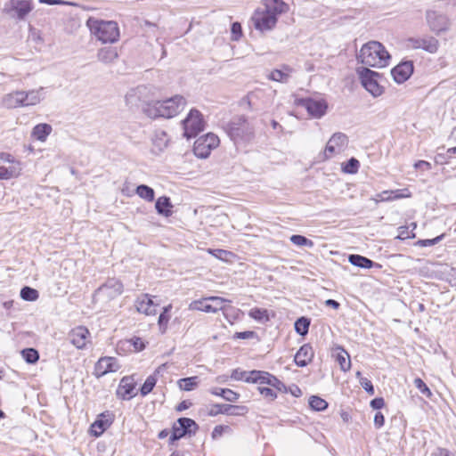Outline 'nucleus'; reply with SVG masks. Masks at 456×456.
I'll list each match as a JSON object with an SVG mask.
<instances>
[{
    "label": "nucleus",
    "instance_id": "obj_5",
    "mask_svg": "<svg viewBox=\"0 0 456 456\" xmlns=\"http://www.w3.org/2000/svg\"><path fill=\"white\" fill-rule=\"evenodd\" d=\"M348 145V137L346 134L338 132L333 134L328 140L323 151L318 156V161H325L336 155L342 153Z\"/></svg>",
    "mask_w": 456,
    "mask_h": 456
},
{
    "label": "nucleus",
    "instance_id": "obj_20",
    "mask_svg": "<svg viewBox=\"0 0 456 456\" xmlns=\"http://www.w3.org/2000/svg\"><path fill=\"white\" fill-rule=\"evenodd\" d=\"M170 137L163 130H156L151 137V151L155 154L163 152L169 145Z\"/></svg>",
    "mask_w": 456,
    "mask_h": 456
},
{
    "label": "nucleus",
    "instance_id": "obj_36",
    "mask_svg": "<svg viewBox=\"0 0 456 456\" xmlns=\"http://www.w3.org/2000/svg\"><path fill=\"white\" fill-rule=\"evenodd\" d=\"M136 90L137 95L142 102H145V105L150 102L149 101L155 94V88L152 86L149 85H141L134 87Z\"/></svg>",
    "mask_w": 456,
    "mask_h": 456
},
{
    "label": "nucleus",
    "instance_id": "obj_23",
    "mask_svg": "<svg viewBox=\"0 0 456 456\" xmlns=\"http://www.w3.org/2000/svg\"><path fill=\"white\" fill-rule=\"evenodd\" d=\"M1 102L6 109L25 108L23 102V90H16L4 94Z\"/></svg>",
    "mask_w": 456,
    "mask_h": 456
},
{
    "label": "nucleus",
    "instance_id": "obj_48",
    "mask_svg": "<svg viewBox=\"0 0 456 456\" xmlns=\"http://www.w3.org/2000/svg\"><path fill=\"white\" fill-rule=\"evenodd\" d=\"M289 240L293 244L299 247H314V242L303 235L294 234L290 237Z\"/></svg>",
    "mask_w": 456,
    "mask_h": 456
},
{
    "label": "nucleus",
    "instance_id": "obj_19",
    "mask_svg": "<svg viewBox=\"0 0 456 456\" xmlns=\"http://www.w3.org/2000/svg\"><path fill=\"white\" fill-rule=\"evenodd\" d=\"M89 334V330L86 327L78 326L71 330L69 338L72 345L78 349H82L88 342Z\"/></svg>",
    "mask_w": 456,
    "mask_h": 456
},
{
    "label": "nucleus",
    "instance_id": "obj_27",
    "mask_svg": "<svg viewBox=\"0 0 456 456\" xmlns=\"http://www.w3.org/2000/svg\"><path fill=\"white\" fill-rule=\"evenodd\" d=\"M293 73V69L289 66H283L281 69H273L272 70L267 77L270 80L287 83Z\"/></svg>",
    "mask_w": 456,
    "mask_h": 456
},
{
    "label": "nucleus",
    "instance_id": "obj_18",
    "mask_svg": "<svg viewBox=\"0 0 456 456\" xmlns=\"http://www.w3.org/2000/svg\"><path fill=\"white\" fill-rule=\"evenodd\" d=\"M413 72V65L411 61L402 62L391 70V75L397 84L405 82Z\"/></svg>",
    "mask_w": 456,
    "mask_h": 456
},
{
    "label": "nucleus",
    "instance_id": "obj_33",
    "mask_svg": "<svg viewBox=\"0 0 456 456\" xmlns=\"http://www.w3.org/2000/svg\"><path fill=\"white\" fill-rule=\"evenodd\" d=\"M335 352L336 361L339 364L341 370L344 371L348 370L351 367V361L348 353L340 346H338L335 349Z\"/></svg>",
    "mask_w": 456,
    "mask_h": 456
},
{
    "label": "nucleus",
    "instance_id": "obj_37",
    "mask_svg": "<svg viewBox=\"0 0 456 456\" xmlns=\"http://www.w3.org/2000/svg\"><path fill=\"white\" fill-rule=\"evenodd\" d=\"M134 389V384L130 381L129 378H123L121 379L118 394H119L123 399H129L133 396Z\"/></svg>",
    "mask_w": 456,
    "mask_h": 456
},
{
    "label": "nucleus",
    "instance_id": "obj_54",
    "mask_svg": "<svg viewBox=\"0 0 456 456\" xmlns=\"http://www.w3.org/2000/svg\"><path fill=\"white\" fill-rule=\"evenodd\" d=\"M223 395V398L228 402L235 403L238 401L240 395L237 392H234L232 389L225 388L224 391H221Z\"/></svg>",
    "mask_w": 456,
    "mask_h": 456
},
{
    "label": "nucleus",
    "instance_id": "obj_43",
    "mask_svg": "<svg viewBox=\"0 0 456 456\" xmlns=\"http://www.w3.org/2000/svg\"><path fill=\"white\" fill-rule=\"evenodd\" d=\"M309 326L310 320L306 317H300L295 322V330L301 336L308 333Z\"/></svg>",
    "mask_w": 456,
    "mask_h": 456
},
{
    "label": "nucleus",
    "instance_id": "obj_55",
    "mask_svg": "<svg viewBox=\"0 0 456 456\" xmlns=\"http://www.w3.org/2000/svg\"><path fill=\"white\" fill-rule=\"evenodd\" d=\"M258 390L264 397L271 401L274 400L277 396L276 393L270 387H259Z\"/></svg>",
    "mask_w": 456,
    "mask_h": 456
},
{
    "label": "nucleus",
    "instance_id": "obj_26",
    "mask_svg": "<svg viewBox=\"0 0 456 456\" xmlns=\"http://www.w3.org/2000/svg\"><path fill=\"white\" fill-rule=\"evenodd\" d=\"M11 7L15 12L19 19H23L32 10V5L29 0H12Z\"/></svg>",
    "mask_w": 456,
    "mask_h": 456
},
{
    "label": "nucleus",
    "instance_id": "obj_50",
    "mask_svg": "<svg viewBox=\"0 0 456 456\" xmlns=\"http://www.w3.org/2000/svg\"><path fill=\"white\" fill-rule=\"evenodd\" d=\"M360 167V161L355 158H351L341 163V171H357Z\"/></svg>",
    "mask_w": 456,
    "mask_h": 456
},
{
    "label": "nucleus",
    "instance_id": "obj_64",
    "mask_svg": "<svg viewBox=\"0 0 456 456\" xmlns=\"http://www.w3.org/2000/svg\"><path fill=\"white\" fill-rule=\"evenodd\" d=\"M254 336H255V332L251 331V330L243 331V332H237L234 335V337L236 338H240V339H248V338H253Z\"/></svg>",
    "mask_w": 456,
    "mask_h": 456
},
{
    "label": "nucleus",
    "instance_id": "obj_45",
    "mask_svg": "<svg viewBox=\"0 0 456 456\" xmlns=\"http://www.w3.org/2000/svg\"><path fill=\"white\" fill-rule=\"evenodd\" d=\"M39 297L38 291L33 288L25 286L20 290V297L26 301H36Z\"/></svg>",
    "mask_w": 456,
    "mask_h": 456
},
{
    "label": "nucleus",
    "instance_id": "obj_41",
    "mask_svg": "<svg viewBox=\"0 0 456 456\" xmlns=\"http://www.w3.org/2000/svg\"><path fill=\"white\" fill-rule=\"evenodd\" d=\"M172 309V305H168L163 308L162 313L159 316L158 324L161 332H165L167 327V323L170 320L168 313Z\"/></svg>",
    "mask_w": 456,
    "mask_h": 456
},
{
    "label": "nucleus",
    "instance_id": "obj_38",
    "mask_svg": "<svg viewBox=\"0 0 456 456\" xmlns=\"http://www.w3.org/2000/svg\"><path fill=\"white\" fill-rule=\"evenodd\" d=\"M209 302L208 297L194 300L189 305V310L212 313L213 308H211Z\"/></svg>",
    "mask_w": 456,
    "mask_h": 456
},
{
    "label": "nucleus",
    "instance_id": "obj_24",
    "mask_svg": "<svg viewBox=\"0 0 456 456\" xmlns=\"http://www.w3.org/2000/svg\"><path fill=\"white\" fill-rule=\"evenodd\" d=\"M314 354L313 347L309 344L303 345L295 355V363L299 367L306 366L312 362Z\"/></svg>",
    "mask_w": 456,
    "mask_h": 456
},
{
    "label": "nucleus",
    "instance_id": "obj_17",
    "mask_svg": "<svg viewBox=\"0 0 456 456\" xmlns=\"http://www.w3.org/2000/svg\"><path fill=\"white\" fill-rule=\"evenodd\" d=\"M119 369V364L114 357H102L94 366V374L102 377L109 372H115Z\"/></svg>",
    "mask_w": 456,
    "mask_h": 456
},
{
    "label": "nucleus",
    "instance_id": "obj_3",
    "mask_svg": "<svg viewBox=\"0 0 456 456\" xmlns=\"http://www.w3.org/2000/svg\"><path fill=\"white\" fill-rule=\"evenodd\" d=\"M91 34L102 44H112L118 40L120 33L116 21L89 18L86 21Z\"/></svg>",
    "mask_w": 456,
    "mask_h": 456
},
{
    "label": "nucleus",
    "instance_id": "obj_29",
    "mask_svg": "<svg viewBox=\"0 0 456 456\" xmlns=\"http://www.w3.org/2000/svg\"><path fill=\"white\" fill-rule=\"evenodd\" d=\"M411 194L407 189L395 190V191H384L377 195L378 201H389L394 200H399L403 198H408Z\"/></svg>",
    "mask_w": 456,
    "mask_h": 456
},
{
    "label": "nucleus",
    "instance_id": "obj_30",
    "mask_svg": "<svg viewBox=\"0 0 456 456\" xmlns=\"http://www.w3.org/2000/svg\"><path fill=\"white\" fill-rule=\"evenodd\" d=\"M53 127L49 124L41 123L37 125L31 133L32 137L42 142H45L49 134L52 133Z\"/></svg>",
    "mask_w": 456,
    "mask_h": 456
},
{
    "label": "nucleus",
    "instance_id": "obj_47",
    "mask_svg": "<svg viewBox=\"0 0 456 456\" xmlns=\"http://www.w3.org/2000/svg\"><path fill=\"white\" fill-rule=\"evenodd\" d=\"M248 315L256 321H260V322L269 321L268 312L266 309L256 308V307L252 308L249 311Z\"/></svg>",
    "mask_w": 456,
    "mask_h": 456
},
{
    "label": "nucleus",
    "instance_id": "obj_13",
    "mask_svg": "<svg viewBox=\"0 0 456 456\" xmlns=\"http://www.w3.org/2000/svg\"><path fill=\"white\" fill-rule=\"evenodd\" d=\"M252 20L257 30L265 32L272 30L276 26L278 17L263 9L255 12Z\"/></svg>",
    "mask_w": 456,
    "mask_h": 456
},
{
    "label": "nucleus",
    "instance_id": "obj_1",
    "mask_svg": "<svg viewBox=\"0 0 456 456\" xmlns=\"http://www.w3.org/2000/svg\"><path fill=\"white\" fill-rule=\"evenodd\" d=\"M390 59L391 56L386 47L375 40L363 44L356 53L357 61L367 68H385L389 65Z\"/></svg>",
    "mask_w": 456,
    "mask_h": 456
},
{
    "label": "nucleus",
    "instance_id": "obj_44",
    "mask_svg": "<svg viewBox=\"0 0 456 456\" xmlns=\"http://www.w3.org/2000/svg\"><path fill=\"white\" fill-rule=\"evenodd\" d=\"M309 405L313 410L321 411L328 407V403L319 396L312 395L309 398Z\"/></svg>",
    "mask_w": 456,
    "mask_h": 456
},
{
    "label": "nucleus",
    "instance_id": "obj_53",
    "mask_svg": "<svg viewBox=\"0 0 456 456\" xmlns=\"http://www.w3.org/2000/svg\"><path fill=\"white\" fill-rule=\"evenodd\" d=\"M414 385L423 395H427L428 397H430L432 395L430 389L428 387V386L424 383V381L421 379H415Z\"/></svg>",
    "mask_w": 456,
    "mask_h": 456
},
{
    "label": "nucleus",
    "instance_id": "obj_22",
    "mask_svg": "<svg viewBox=\"0 0 456 456\" xmlns=\"http://www.w3.org/2000/svg\"><path fill=\"white\" fill-rule=\"evenodd\" d=\"M135 308L139 313L145 315H155L157 314V306L148 294L141 295L135 301Z\"/></svg>",
    "mask_w": 456,
    "mask_h": 456
},
{
    "label": "nucleus",
    "instance_id": "obj_28",
    "mask_svg": "<svg viewBox=\"0 0 456 456\" xmlns=\"http://www.w3.org/2000/svg\"><path fill=\"white\" fill-rule=\"evenodd\" d=\"M273 377V375L265 371L252 370L245 378V381L248 383H259L260 385H270Z\"/></svg>",
    "mask_w": 456,
    "mask_h": 456
},
{
    "label": "nucleus",
    "instance_id": "obj_42",
    "mask_svg": "<svg viewBox=\"0 0 456 456\" xmlns=\"http://www.w3.org/2000/svg\"><path fill=\"white\" fill-rule=\"evenodd\" d=\"M136 193L140 198L147 201H152L155 196L153 189L144 184L137 186Z\"/></svg>",
    "mask_w": 456,
    "mask_h": 456
},
{
    "label": "nucleus",
    "instance_id": "obj_11",
    "mask_svg": "<svg viewBox=\"0 0 456 456\" xmlns=\"http://www.w3.org/2000/svg\"><path fill=\"white\" fill-rule=\"evenodd\" d=\"M219 137L213 133H208L195 141L193 152L198 158L206 159L214 149L219 146Z\"/></svg>",
    "mask_w": 456,
    "mask_h": 456
},
{
    "label": "nucleus",
    "instance_id": "obj_7",
    "mask_svg": "<svg viewBox=\"0 0 456 456\" xmlns=\"http://www.w3.org/2000/svg\"><path fill=\"white\" fill-rule=\"evenodd\" d=\"M123 291V284L117 279H109L94 293V300L96 303L107 304L118 297Z\"/></svg>",
    "mask_w": 456,
    "mask_h": 456
},
{
    "label": "nucleus",
    "instance_id": "obj_25",
    "mask_svg": "<svg viewBox=\"0 0 456 456\" xmlns=\"http://www.w3.org/2000/svg\"><path fill=\"white\" fill-rule=\"evenodd\" d=\"M264 9L279 17L286 13L289 7L283 0H262Z\"/></svg>",
    "mask_w": 456,
    "mask_h": 456
},
{
    "label": "nucleus",
    "instance_id": "obj_8",
    "mask_svg": "<svg viewBox=\"0 0 456 456\" xmlns=\"http://www.w3.org/2000/svg\"><path fill=\"white\" fill-rule=\"evenodd\" d=\"M404 45L409 50H423L428 53H436L440 43L432 36L411 37L404 41Z\"/></svg>",
    "mask_w": 456,
    "mask_h": 456
},
{
    "label": "nucleus",
    "instance_id": "obj_9",
    "mask_svg": "<svg viewBox=\"0 0 456 456\" xmlns=\"http://www.w3.org/2000/svg\"><path fill=\"white\" fill-rule=\"evenodd\" d=\"M427 25L436 35L445 33L451 28V20L442 12L435 10H428L425 14Z\"/></svg>",
    "mask_w": 456,
    "mask_h": 456
},
{
    "label": "nucleus",
    "instance_id": "obj_46",
    "mask_svg": "<svg viewBox=\"0 0 456 456\" xmlns=\"http://www.w3.org/2000/svg\"><path fill=\"white\" fill-rule=\"evenodd\" d=\"M126 104L130 107H136L141 102L139 95L136 94L135 88L130 89L125 96Z\"/></svg>",
    "mask_w": 456,
    "mask_h": 456
},
{
    "label": "nucleus",
    "instance_id": "obj_49",
    "mask_svg": "<svg viewBox=\"0 0 456 456\" xmlns=\"http://www.w3.org/2000/svg\"><path fill=\"white\" fill-rule=\"evenodd\" d=\"M21 354L28 363H35L39 359L38 352L34 348H26L21 351Z\"/></svg>",
    "mask_w": 456,
    "mask_h": 456
},
{
    "label": "nucleus",
    "instance_id": "obj_59",
    "mask_svg": "<svg viewBox=\"0 0 456 456\" xmlns=\"http://www.w3.org/2000/svg\"><path fill=\"white\" fill-rule=\"evenodd\" d=\"M249 372L240 370V369H235L232 370L231 379L234 380H245V378L248 375Z\"/></svg>",
    "mask_w": 456,
    "mask_h": 456
},
{
    "label": "nucleus",
    "instance_id": "obj_2",
    "mask_svg": "<svg viewBox=\"0 0 456 456\" xmlns=\"http://www.w3.org/2000/svg\"><path fill=\"white\" fill-rule=\"evenodd\" d=\"M186 100L182 95H175L161 101H151L143 107V112L151 118H171L185 107Z\"/></svg>",
    "mask_w": 456,
    "mask_h": 456
},
{
    "label": "nucleus",
    "instance_id": "obj_60",
    "mask_svg": "<svg viewBox=\"0 0 456 456\" xmlns=\"http://www.w3.org/2000/svg\"><path fill=\"white\" fill-rule=\"evenodd\" d=\"M269 386L276 388L279 391H284V392L286 391L285 385L274 376L272 378L271 383Z\"/></svg>",
    "mask_w": 456,
    "mask_h": 456
},
{
    "label": "nucleus",
    "instance_id": "obj_34",
    "mask_svg": "<svg viewBox=\"0 0 456 456\" xmlns=\"http://www.w3.org/2000/svg\"><path fill=\"white\" fill-rule=\"evenodd\" d=\"M166 365L165 364H162L160 365L154 372V374L152 375H150L146 380L144 381V383L142 384V387H141V395H147L148 394H150L152 389L154 388L156 383H157V378H156V374L157 373H159L160 370L162 369H165Z\"/></svg>",
    "mask_w": 456,
    "mask_h": 456
},
{
    "label": "nucleus",
    "instance_id": "obj_32",
    "mask_svg": "<svg viewBox=\"0 0 456 456\" xmlns=\"http://www.w3.org/2000/svg\"><path fill=\"white\" fill-rule=\"evenodd\" d=\"M155 208L159 215H162L166 217H168L172 215L171 209L173 208V205L168 197H159L156 201Z\"/></svg>",
    "mask_w": 456,
    "mask_h": 456
},
{
    "label": "nucleus",
    "instance_id": "obj_61",
    "mask_svg": "<svg viewBox=\"0 0 456 456\" xmlns=\"http://www.w3.org/2000/svg\"><path fill=\"white\" fill-rule=\"evenodd\" d=\"M385 422L384 415L380 411H377L374 416V425L377 428H380Z\"/></svg>",
    "mask_w": 456,
    "mask_h": 456
},
{
    "label": "nucleus",
    "instance_id": "obj_62",
    "mask_svg": "<svg viewBox=\"0 0 456 456\" xmlns=\"http://www.w3.org/2000/svg\"><path fill=\"white\" fill-rule=\"evenodd\" d=\"M414 168L420 169L421 171H426L431 169V164L429 162L419 160L414 164Z\"/></svg>",
    "mask_w": 456,
    "mask_h": 456
},
{
    "label": "nucleus",
    "instance_id": "obj_10",
    "mask_svg": "<svg viewBox=\"0 0 456 456\" xmlns=\"http://www.w3.org/2000/svg\"><path fill=\"white\" fill-rule=\"evenodd\" d=\"M204 126L202 114L198 110L192 109L183 120V135L188 139L194 137L204 129Z\"/></svg>",
    "mask_w": 456,
    "mask_h": 456
},
{
    "label": "nucleus",
    "instance_id": "obj_21",
    "mask_svg": "<svg viewBox=\"0 0 456 456\" xmlns=\"http://www.w3.org/2000/svg\"><path fill=\"white\" fill-rule=\"evenodd\" d=\"M45 98V89L38 87L28 91L23 90L24 107H32L40 104Z\"/></svg>",
    "mask_w": 456,
    "mask_h": 456
},
{
    "label": "nucleus",
    "instance_id": "obj_31",
    "mask_svg": "<svg viewBox=\"0 0 456 456\" xmlns=\"http://www.w3.org/2000/svg\"><path fill=\"white\" fill-rule=\"evenodd\" d=\"M348 261L351 265L364 269H370L374 266H380L379 264L374 263L372 260L356 254L350 255Z\"/></svg>",
    "mask_w": 456,
    "mask_h": 456
},
{
    "label": "nucleus",
    "instance_id": "obj_57",
    "mask_svg": "<svg viewBox=\"0 0 456 456\" xmlns=\"http://www.w3.org/2000/svg\"><path fill=\"white\" fill-rule=\"evenodd\" d=\"M360 384L367 393H369L370 395L374 394V387L370 380H369L366 378H361Z\"/></svg>",
    "mask_w": 456,
    "mask_h": 456
},
{
    "label": "nucleus",
    "instance_id": "obj_40",
    "mask_svg": "<svg viewBox=\"0 0 456 456\" xmlns=\"http://www.w3.org/2000/svg\"><path fill=\"white\" fill-rule=\"evenodd\" d=\"M208 299L210 301L211 308H213L212 313L216 314L218 311L224 310L225 303H230L231 301L221 297H208Z\"/></svg>",
    "mask_w": 456,
    "mask_h": 456
},
{
    "label": "nucleus",
    "instance_id": "obj_6",
    "mask_svg": "<svg viewBox=\"0 0 456 456\" xmlns=\"http://www.w3.org/2000/svg\"><path fill=\"white\" fill-rule=\"evenodd\" d=\"M362 86L373 96L379 97L383 92V86L379 84L380 74L367 67H360L356 69Z\"/></svg>",
    "mask_w": 456,
    "mask_h": 456
},
{
    "label": "nucleus",
    "instance_id": "obj_58",
    "mask_svg": "<svg viewBox=\"0 0 456 456\" xmlns=\"http://www.w3.org/2000/svg\"><path fill=\"white\" fill-rule=\"evenodd\" d=\"M209 254L219 259H224L227 256L231 255V252L224 249H211L208 250Z\"/></svg>",
    "mask_w": 456,
    "mask_h": 456
},
{
    "label": "nucleus",
    "instance_id": "obj_14",
    "mask_svg": "<svg viewBox=\"0 0 456 456\" xmlns=\"http://www.w3.org/2000/svg\"><path fill=\"white\" fill-rule=\"evenodd\" d=\"M299 104L314 118L324 116L328 109V104L323 99H304Z\"/></svg>",
    "mask_w": 456,
    "mask_h": 456
},
{
    "label": "nucleus",
    "instance_id": "obj_52",
    "mask_svg": "<svg viewBox=\"0 0 456 456\" xmlns=\"http://www.w3.org/2000/svg\"><path fill=\"white\" fill-rule=\"evenodd\" d=\"M241 36V25L239 22H233L231 28V39L233 41H238Z\"/></svg>",
    "mask_w": 456,
    "mask_h": 456
},
{
    "label": "nucleus",
    "instance_id": "obj_16",
    "mask_svg": "<svg viewBox=\"0 0 456 456\" xmlns=\"http://www.w3.org/2000/svg\"><path fill=\"white\" fill-rule=\"evenodd\" d=\"M248 412V408L243 405L219 404L212 405L208 411L209 416H216L218 414H227L232 416H243Z\"/></svg>",
    "mask_w": 456,
    "mask_h": 456
},
{
    "label": "nucleus",
    "instance_id": "obj_39",
    "mask_svg": "<svg viewBox=\"0 0 456 456\" xmlns=\"http://www.w3.org/2000/svg\"><path fill=\"white\" fill-rule=\"evenodd\" d=\"M178 386L182 390L191 391L199 385V378L197 376L183 378L178 380Z\"/></svg>",
    "mask_w": 456,
    "mask_h": 456
},
{
    "label": "nucleus",
    "instance_id": "obj_63",
    "mask_svg": "<svg viewBox=\"0 0 456 456\" xmlns=\"http://www.w3.org/2000/svg\"><path fill=\"white\" fill-rule=\"evenodd\" d=\"M385 405V401L382 397H377L371 400L370 406L375 410H379Z\"/></svg>",
    "mask_w": 456,
    "mask_h": 456
},
{
    "label": "nucleus",
    "instance_id": "obj_35",
    "mask_svg": "<svg viewBox=\"0 0 456 456\" xmlns=\"http://www.w3.org/2000/svg\"><path fill=\"white\" fill-rule=\"evenodd\" d=\"M97 58L104 63H111L118 58V52L113 47H104L99 50Z\"/></svg>",
    "mask_w": 456,
    "mask_h": 456
},
{
    "label": "nucleus",
    "instance_id": "obj_15",
    "mask_svg": "<svg viewBox=\"0 0 456 456\" xmlns=\"http://www.w3.org/2000/svg\"><path fill=\"white\" fill-rule=\"evenodd\" d=\"M114 421V414L106 411L97 416L95 421L90 427V432L95 437H99L107 430Z\"/></svg>",
    "mask_w": 456,
    "mask_h": 456
},
{
    "label": "nucleus",
    "instance_id": "obj_4",
    "mask_svg": "<svg viewBox=\"0 0 456 456\" xmlns=\"http://www.w3.org/2000/svg\"><path fill=\"white\" fill-rule=\"evenodd\" d=\"M228 134L235 144H245L255 135L253 126L244 117L234 118L228 125Z\"/></svg>",
    "mask_w": 456,
    "mask_h": 456
},
{
    "label": "nucleus",
    "instance_id": "obj_56",
    "mask_svg": "<svg viewBox=\"0 0 456 456\" xmlns=\"http://www.w3.org/2000/svg\"><path fill=\"white\" fill-rule=\"evenodd\" d=\"M443 237H444V235H440V236H437V237H436V238H434L432 240H419L417 242V245L421 246V247L434 246L436 243H438L442 240Z\"/></svg>",
    "mask_w": 456,
    "mask_h": 456
},
{
    "label": "nucleus",
    "instance_id": "obj_51",
    "mask_svg": "<svg viewBox=\"0 0 456 456\" xmlns=\"http://www.w3.org/2000/svg\"><path fill=\"white\" fill-rule=\"evenodd\" d=\"M14 163L19 164L13 156L6 152H0V171H8V167L5 165Z\"/></svg>",
    "mask_w": 456,
    "mask_h": 456
},
{
    "label": "nucleus",
    "instance_id": "obj_12",
    "mask_svg": "<svg viewBox=\"0 0 456 456\" xmlns=\"http://www.w3.org/2000/svg\"><path fill=\"white\" fill-rule=\"evenodd\" d=\"M198 428L199 427L193 419L189 418H180L177 419V422L173 426L170 442L174 443L175 441L181 439L187 434H194Z\"/></svg>",
    "mask_w": 456,
    "mask_h": 456
}]
</instances>
